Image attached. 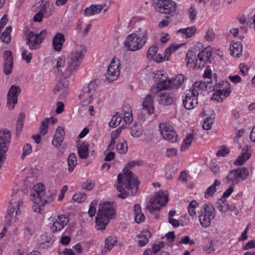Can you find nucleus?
Masks as SVG:
<instances>
[{
    "label": "nucleus",
    "instance_id": "obj_1",
    "mask_svg": "<svg viewBox=\"0 0 255 255\" xmlns=\"http://www.w3.org/2000/svg\"><path fill=\"white\" fill-rule=\"evenodd\" d=\"M135 164L134 161L129 162L127 165V167L125 168L123 172L118 176V181L116 186L118 191L121 192V194L118 195L120 198L126 199L128 195H133L137 191V180L133 173L128 169V167L134 166Z\"/></svg>",
    "mask_w": 255,
    "mask_h": 255
},
{
    "label": "nucleus",
    "instance_id": "obj_2",
    "mask_svg": "<svg viewBox=\"0 0 255 255\" xmlns=\"http://www.w3.org/2000/svg\"><path fill=\"white\" fill-rule=\"evenodd\" d=\"M148 39V29L145 28H139L126 37L124 45L128 51H136L144 46Z\"/></svg>",
    "mask_w": 255,
    "mask_h": 255
},
{
    "label": "nucleus",
    "instance_id": "obj_3",
    "mask_svg": "<svg viewBox=\"0 0 255 255\" xmlns=\"http://www.w3.org/2000/svg\"><path fill=\"white\" fill-rule=\"evenodd\" d=\"M115 214V210L111 203L107 202L100 204L98 215L96 218V229L98 230H104Z\"/></svg>",
    "mask_w": 255,
    "mask_h": 255
},
{
    "label": "nucleus",
    "instance_id": "obj_4",
    "mask_svg": "<svg viewBox=\"0 0 255 255\" xmlns=\"http://www.w3.org/2000/svg\"><path fill=\"white\" fill-rule=\"evenodd\" d=\"M44 189L43 184H37L34 187V190L31 193V200L40 206H43L45 204L51 203L57 194L56 190L52 189L45 195Z\"/></svg>",
    "mask_w": 255,
    "mask_h": 255
},
{
    "label": "nucleus",
    "instance_id": "obj_5",
    "mask_svg": "<svg viewBox=\"0 0 255 255\" xmlns=\"http://www.w3.org/2000/svg\"><path fill=\"white\" fill-rule=\"evenodd\" d=\"M216 216V211L210 203H205L201 208L199 215V221L202 227H209Z\"/></svg>",
    "mask_w": 255,
    "mask_h": 255
},
{
    "label": "nucleus",
    "instance_id": "obj_6",
    "mask_svg": "<svg viewBox=\"0 0 255 255\" xmlns=\"http://www.w3.org/2000/svg\"><path fill=\"white\" fill-rule=\"evenodd\" d=\"M168 201L166 191H159L150 200L147 208L152 213L159 211Z\"/></svg>",
    "mask_w": 255,
    "mask_h": 255
},
{
    "label": "nucleus",
    "instance_id": "obj_7",
    "mask_svg": "<svg viewBox=\"0 0 255 255\" xmlns=\"http://www.w3.org/2000/svg\"><path fill=\"white\" fill-rule=\"evenodd\" d=\"M11 134L7 129L0 130V168L6 158L8 145L10 141Z\"/></svg>",
    "mask_w": 255,
    "mask_h": 255
},
{
    "label": "nucleus",
    "instance_id": "obj_8",
    "mask_svg": "<svg viewBox=\"0 0 255 255\" xmlns=\"http://www.w3.org/2000/svg\"><path fill=\"white\" fill-rule=\"evenodd\" d=\"M154 78L157 82L156 88L158 91L172 89L170 79H167V74L163 71H156L153 73Z\"/></svg>",
    "mask_w": 255,
    "mask_h": 255
},
{
    "label": "nucleus",
    "instance_id": "obj_9",
    "mask_svg": "<svg viewBox=\"0 0 255 255\" xmlns=\"http://www.w3.org/2000/svg\"><path fill=\"white\" fill-rule=\"evenodd\" d=\"M249 175V170L245 168L231 170L227 176V182L236 185L244 180Z\"/></svg>",
    "mask_w": 255,
    "mask_h": 255
},
{
    "label": "nucleus",
    "instance_id": "obj_10",
    "mask_svg": "<svg viewBox=\"0 0 255 255\" xmlns=\"http://www.w3.org/2000/svg\"><path fill=\"white\" fill-rule=\"evenodd\" d=\"M46 29L42 30L39 33L35 34L33 31H30L28 34V41L29 47L30 49L34 50L40 47V44L47 34Z\"/></svg>",
    "mask_w": 255,
    "mask_h": 255
},
{
    "label": "nucleus",
    "instance_id": "obj_11",
    "mask_svg": "<svg viewBox=\"0 0 255 255\" xmlns=\"http://www.w3.org/2000/svg\"><path fill=\"white\" fill-rule=\"evenodd\" d=\"M159 128L163 138L172 143L177 141L178 135L172 126L167 123H161Z\"/></svg>",
    "mask_w": 255,
    "mask_h": 255
},
{
    "label": "nucleus",
    "instance_id": "obj_12",
    "mask_svg": "<svg viewBox=\"0 0 255 255\" xmlns=\"http://www.w3.org/2000/svg\"><path fill=\"white\" fill-rule=\"evenodd\" d=\"M120 62L118 59L113 58L111 61L106 74V79L109 82L117 80L120 74Z\"/></svg>",
    "mask_w": 255,
    "mask_h": 255
},
{
    "label": "nucleus",
    "instance_id": "obj_13",
    "mask_svg": "<svg viewBox=\"0 0 255 255\" xmlns=\"http://www.w3.org/2000/svg\"><path fill=\"white\" fill-rule=\"evenodd\" d=\"M157 11L163 13H171L176 9V4L172 0H159L154 4Z\"/></svg>",
    "mask_w": 255,
    "mask_h": 255
},
{
    "label": "nucleus",
    "instance_id": "obj_14",
    "mask_svg": "<svg viewBox=\"0 0 255 255\" xmlns=\"http://www.w3.org/2000/svg\"><path fill=\"white\" fill-rule=\"evenodd\" d=\"M68 67L66 71L69 72L64 77H67L70 76V73L76 70L80 65V51L75 50L72 51L68 55Z\"/></svg>",
    "mask_w": 255,
    "mask_h": 255
},
{
    "label": "nucleus",
    "instance_id": "obj_15",
    "mask_svg": "<svg viewBox=\"0 0 255 255\" xmlns=\"http://www.w3.org/2000/svg\"><path fill=\"white\" fill-rule=\"evenodd\" d=\"M11 204L12 206L11 208L8 210L7 215L6 217L7 220L6 225H9L17 221V216L20 214L19 209L22 206V202L21 200L12 202Z\"/></svg>",
    "mask_w": 255,
    "mask_h": 255
},
{
    "label": "nucleus",
    "instance_id": "obj_16",
    "mask_svg": "<svg viewBox=\"0 0 255 255\" xmlns=\"http://www.w3.org/2000/svg\"><path fill=\"white\" fill-rule=\"evenodd\" d=\"M21 90L19 86L12 85L10 88L7 96V107L10 110L14 108L17 102V97Z\"/></svg>",
    "mask_w": 255,
    "mask_h": 255
},
{
    "label": "nucleus",
    "instance_id": "obj_17",
    "mask_svg": "<svg viewBox=\"0 0 255 255\" xmlns=\"http://www.w3.org/2000/svg\"><path fill=\"white\" fill-rule=\"evenodd\" d=\"M3 71L5 75L10 74L12 71L13 61L12 52L9 50H5L3 55Z\"/></svg>",
    "mask_w": 255,
    "mask_h": 255
},
{
    "label": "nucleus",
    "instance_id": "obj_18",
    "mask_svg": "<svg viewBox=\"0 0 255 255\" xmlns=\"http://www.w3.org/2000/svg\"><path fill=\"white\" fill-rule=\"evenodd\" d=\"M69 222V218L65 215H59L53 222L51 230L53 233L61 231Z\"/></svg>",
    "mask_w": 255,
    "mask_h": 255
},
{
    "label": "nucleus",
    "instance_id": "obj_19",
    "mask_svg": "<svg viewBox=\"0 0 255 255\" xmlns=\"http://www.w3.org/2000/svg\"><path fill=\"white\" fill-rule=\"evenodd\" d=\"M174 99L175 96L173 93L165 91L159 94L158 102L160 105L167 106L171 105Z\"/></svg>",
    "mask_w": 255,
    "mask_h": 255
},
{
    "label": "nucleus",
    "instance_id": "obj_20",
    "mask_svg": "<svg viewBox=\"0 0 255 255\" xmlns=\"http://www.w3.org/2000/svg\"><path fill=\"white\" fill-rule=\"evenodd\" d=\"M142 109L149 115L154 113V101L153 98L151 95H147L144 98L142 103Z\"/></svg>",
    "mask_w": 255,
    "mask_h": 255
},
{
    "label": "nucleus",
    "instance_id": "obj_21",
    "mask_svg": "<svg viewBox=\"0 0 255 255\" xmlns=\"http://www.w3.org/2000/svg\"><path fill=\"white\" fill-rule=\"evenodd\" d=\"M197 31L195 26H191L184 28H181L176 32V34L183 38L187 39L194 36Z\"/></svg>",
    "mask_w": 255,
    "mask_h": 255
},
{
    "label": "nucleus",
    "instance_id": "obj_22",
    "mask_svg": "<svg viewBox=\"0 0 255 255\" xmlns=\"http://www.w3.org/2000/svg\"><path fill=\"white\" fill-rule=\"evenodd\" d=\"M186 63L188 67L192 68L201 67L202 65L199 62V59L193 51H188L186 54Z\"/></svg>",
    "mask_w": 255,
    "mask_h": 255
},
{
    "label": "nucleus",
    "instance_id": "obj_23",
    "mask_svg": "<svg viewBox=\"0 0 255 255\" xmlns=\"http://www.w3.org/2000/svg\"><path fill=\"white\" fill-rule=\"evenodd\" d=\"M232 89H225L222 90H214V93L211 99L217 102H222L225 99L230 96Z\"/></svg>",
    "mask_w": 255,
    "mask_h": 255
},
{
    "label": "nucleus",
    "instance_id": "obj_24",
    "mask_svg": "<svg viewBox=\"0 0 255 255\" xmlns=\"http://www.w3.org/2000/svg\"><path fill=\"white\" fill-rule=\"evenodd\" d=\"M65 41V38L63 34L60 32L56 33L52 40L53 49L56 51L60 52L62 50Z\"/></svg>",
    "mask_w": 255,
    "mask_h": 255
},
{
    "label": "nucleus",
    "instance_id": "obj_25",
    "mask_svg": "<svg viewBox=\"0 0 255 255\" xmlns=\"http://www.w3.org/2000/svg\"><path fill=\"white\" fill-rule=\"evenodd\" d=\"M184 107L187 110L195 108L198 104L197 97L188 92L183 100Z\"/></svg>",
    "mask_w": 255,
    "mask_h": 255
},
{
    "label": "nucleus",
    "instance_id": "obj_26",
    "mask_svg": "<svg viewBox=\"0 0 255 255\" xmlns=\"http://www.w3.org/2000/svg\"><path fill=\"white\" fill-rule=\"evenodd\" d=\"M207 89V84L203 81H197L192 85L188 92L197 97Z\"/></svg>",
    "mask_w": 255,
    "mask_h": 255
},
{
    "label": "nucleus",
    "instance_id": "obj_27",
    "mask_svg": "<svg viewBox=\"0 0 255 255\" xmlns=\"http://www.w3.org/2000/svg\"><path fill=\"white\" fill-rule=\"evenodd\" d=\"M65 131L61 127H58L56 130L52 141V144L55 147H60L63 142L65 136Z\"/></svg>",
    "mask_w": 255,
    "mask_h": 255
},
{
    "label": "nucleus",
    "instance_id": "obj_28",
    "mask_svg": "<svg viewBox=\"0 0 255 255\" xmlns=\"http://www.w3.org/2000/svg\"><path fill=\"white\" fill-rule=\"evenodd\" d=\"M104 12L107 10V8H104V6L101 4H93L86 8L84 10V14L86 16L93 15L99 13L102 9Z\"/></svg>",
    "mask_w": 255,
    "mask_h": 255
},
{
    "label": "nucleus",
    "instance_id": "obj_29",
    "mask_svg": "<svg viewBox=\"0 0 255 255\" xmlns=\"http://www.w3.org/2000/svg\"><path fill=\"white\" fill-rule=\"evenodd\" d=\"M117 242V239L115 237L109 236L107 237L105 241V247L101 252L102 255H106L114 247Z\"/></svg>",
    "mask_w": 255,
    "mask_h": 255
},
{
    "label": "nucleus",
    "instance_id": "obj_30",
    "mask_svg": "<svg viewBox=\"0 0 255 255\" xmlns=\"http://www.w3.org/2000/svg\"><path fill=\"white\" fill-rule=\"evenodd\" d=\"M185 78L183 74H178L170 79L172 89H178L184 84Z\"/></svg>",
    "mask_w": 255,
    "mask_h": 255
},
{
    "label": "nucleus",
    "instance_id": "obj_31",
    "mask_svg": "<svg viewBox=\"0 0 255 255\" xmlns=\"http://www.w3.org/2000/svg\"><path fill=\"white\" fill-rule=\"evenodd\" d=\"M212 55V51L210 47H207L198 54V58L199 59V62L204 67V65L208 61Z\"/></svg>",
    "mask_w": 255,
    "mask_h": 255
},
{
    "label": "nucleus",
    "instance_id": "obj_32",
    "mask_svg": "<svg viewBox=\"0 0 255 255\" xmlns=\"http://www.w3.org/2000/svg\"><path fill=\"white\" fill-rule=\"evenodd\" d=\"M230 52L233 56L240 57L243 52V46L240 42H233L230 47Z\"/></svg>",
    "mask_w": 255,
    "mask_h": 255
},
{
    "label": "nucleus",
    "instance_id": "obj_33",
    "mask_svg": "<svg viewBox=\"0 0 255 255\" xmlns=\"http://www.w3.org/2000/svg\"><path fill=\"white\" fill-rule=\"evenodd\" d=\"M251 153L245 149L242 150L241 154L234 161V164L237 166H241L244 164L251 157Z\"/></svg>",
    "mask_w": 255,
    "mask_h": 255
},
{
    "label": "nucleus",
    "instance_id": "obj_34",
    "mask_svg": "<svg viewBox=\"0 0 255 255\" xmlns=\"http://www.w3.org/2000/svg\"><path fill=\"white\" fill-rule=\"evenodd\" d=\"M185 43H173L170 45L165 50V58L169 59V56L177 51L180 47L185 45Z\"/></svg>",
    "mask_w": 255,
    "mask_h": 255
},
{
    "label": "nucleus",
    "instance_id": "obj_35",
    "mask_svg": "<svg viewBox=\"0 0 255 255\" xmlns=\"http://www.w3.org/2000/svg\"><path fill=\"white\" fill-rule=\"evenodd\" d=\"M150 237V233L146 232L141 233L136 236V241L139 247L145 246L149 241V238Z\"/></svg>",
    "mask_w": 255,
    "mask_h": 255
},
{
    "label": "nucleus",
    "instance_id": "obj_36",
    "mask_svg": "<svg viewBox=\"0 0 255 255\" xmlns=\"http://www.w3.org/2000/svg\"><path fill=\"white\" fill-rule=\"evenodd\" d=\"M134 213L135 215V221L139 224L144 221L145 217L141 213V208L140 205L135 204L134 207Z\"/></svg>",
    "mask_w": 255,
    "mask_h": 255
},
{
    "label": "nucleus",
    "instance_id": "obj_37",
    "mask_svg": "<svg viewBox=\"0 0 255 255\" xmlns=\"http://www.w3.org/2000/svg\"><path fill=\"white\" fill-rule=\"evenodd\" d=\"M143 129L139 125H134L131 126L130 129V134L134 138L140 137L143 133Z\"/></svg>",
    "mask_w": 255,
    "mask_h": 255
},
{
    "label": "nucleus",
    "instance_id": "obj_38",
    "mask_svg": "<svg viewBox=\"0 0 255 255\" xmlns=\"http://www.w3.org/2000/svg\"><path fill=\"white\" fill-rule=\"evenodd\" d=\"M93 101V97L92 94H84L81 96V109L84 111L86 108L89 106Z\"/></svg>",
    "mask_w": 255,
    "mask_h": 255
},
{
    "label": "nucleus",
    "instance_id": "obj_39",
    "mask_svg": "<svg viewBox=\"0 0 255 255\" xmlns=\"http://www.w3.org/2000/svg\"><path fill=\"white\" fill-rule=\"evenodd\" d=\"M221 184L220 181L216 179L214 181L213 184L207 188L205 192V197L208 198L213 195L216 191V186Z\"/></svg>",
    "mask_w": 255,
    "mask_h": 255
},
{
    "label": "nucleus",
    "instance_id": "obj_40",
    "mask_svg": "<svg viewBox=\"0 0 255 255\" xmlns=\"http://www.w3.org/2000/svg\"><path fill=\"white\" fill-rule=\"evenodd\" d=\"M122 127H120L117 128L116 130L113 131L111 134V140L110 143L108 145V149L112 150L114 147L116 142V139L118 138L121 134L122 130Z\"/></svg>",
    "mask_w": 255,
    "mask_h": 255
},
{
    "label": "nucleus",
    "instance_id": "obj_41",
    "mask_svg": "<svg viewBox=\"0 0 255 255\" xmlns=\"http://www.w3.org/2000/svg\"><path fill=\"white\" fill-rule=\"evenodd\" d=\"M194 139V136L193 134L191 133L187 134L181 145V150L185 151L188 149Z\"/></svg>",
    "mask_w": 255,
    "mask_h": 255
},
{
    "label": "nucleus",
    "instance_id": "obj_42",
    "mask_svg": "<svg viewBox=\"0 0 255 255\" xmlns=\"http://www.w3.org/2000/svg\"><path fill=\"white\" fill-rule=\"evenodd\" d=\"M12 27L9 26L6 28V29L1 34H0V39L3 42L8 43L10 41L11 36L10 33Z\"/></svg>",
    "mask_w": 255,
    "mask_h": 255
},
{
    "label": "nucleus",
    "instance_id": "obj_43",
    "mask_svg": "<svg viewBox=\"0 0 255 255\" xmlns=\"http://www.w3.org/2000/svg\"><path fill=\"white\" fill-rule=\"evenodd\" d=\"M231 84L228 81H221L214 86V90H222L230 89Z\"/></svg>",
    "mask_w": 255,
    "mask_h": 255
},
{
    "label": "nucleus",
    "instance_id": "obj_44",
    "mask_svg": "<svg viewBox=\"0 0 255 255\" xmlns=\"http://www.w3.org/2000/svg\"><path fill=\"white\" fill-rule=\"evenodd\" d=\"M89 146L86 141L81 143V158H86L89 156Z\"/></svg>",
    "mask_w": 255,
    "mask_h": 255
},
{
    "label": "nucleus",
    "instance_id": "obj_45",
    "mask_svg": "<svg viewBox=\"0 0 255 255\" xmlns=\"http://www.w3.org/2000/svg\"><path fill=\"white\" fill-rule=\"evenodd\" d=\"M123 120V117L119 113L115 115L109 123L110 127L115 128L118 126Z\"/></svg>",
    "mask_w": 255,
    "mask_h": 255
},
{
    "label": "nucleus",
    "instance_id": "obj_46",
    "mask_svg": "<svg viewBox=\"0 0 255 255\" xmlns=\"http://www.w3.org/2000/svg\"><path fill=\"white\" fill-rule=\"evenodd\" d=\"M77 158L73 153H71L68 158V164L69 166V171L71 172L73 170L77 162Z\"/></svg>",
    "mask_w": 255,
    "mask_h": 255
},
{
    "label": "nucleus",
    "instance_id": "obj_47",
    "mask_svg": "<svg viewBox=\"0 0 255 255\" xmlns=\"http://www.w3.org/2000/svg\"><path fill=\"white\" fill-rule=\"evenodd\" d=\"M198 206V204L195 200H192L190 202L188 206V211L191 216H194L196 214L195 209Z\"/></svg>",
    "mask_w": 255,
    "mask_h": 255
},
{
    "label": "nucleus",
    "instance_id": "obj_48",
    "mask_svg": "<svg viewBox=\"0 0 255 255\" xmlns=\"http://www.w3.org/2000/svg\"><path fill=\"white\" fill-rule=\"evenodd\" d=\"M215 33L212 28H208L204 35V39L208 42H212L215 39Z\"/></svg>",
    "mask_w": 255,
    "mask_h": 255
},
{
    "label": "nucleus",
    "instance_id": "obj_49",
    "mask_svg": "<svg viewBox=\"0 0 255 255\" xmlns=\"http://www.w3.org/2000/svg\"><path fill=\"white\" fill-rule=\"evenodd\" d=\"M117 150L120 154H125L127 153L128 150L127 143L125 141L119 142L117 145Z\"/></svg>",
    "mask_w": 255,
    "mask_h": 255
},
{
    "label": "nucleus",
    "instance_id": "obj_50",
    "mask_svg": "<svg viewBox=\"0 0 255 255\" xmlns=\"http://www.w3.org/2000/svg\"><path fill=\"white\" fill-rule=\"evenodd\" d=\"M158 47L156 45L151 46L148 49L147 52V57L149 59H153L155 56L158 51Z\"/></svg>",
    "mask_w": 255,
    "mask_h": 255
},
{
    "label": "nucleus",
    "instance_id": "obj_51",
    "mask_svg": "<svg viewBox=\"0 0 255 255\" xmlns=\"http://www.w3.org/2000/svg\"><path fill=\"white\" fill-rule=\"evenodd\" d=\"M48 119H44L41 123L40 127V134L42 135H45L48 131Z\"/></svg>",
    "mask_w": 255,
    "mask_h": 255
},
{
    "label": "nucleus",
    "instance_id": "obj_52",
    "mask_svg": "<svg viewBox=\"0 0 255 255\" xmlns=\"http://www.w3.org/2000/svg\"><path fill=\"white\" fill-rule=\"evenodd\" d=\"M32 53H28L27 54V50L24 48H22L21 56L22 59L25 60L27 63H30L32 59Z\"/></svg>",
    "mask_w": 255,
    "mask_h": 255
},
{
    "label": "nucleus",
    "instance_id": "obj_53",
    "mask_svg": "<svg viewBox=\"0 0 255 255\" xmlns=\"http://www.w3.org/2000/svg\"><path fill=\"white\" fill-rule=\"evenodd\" d=\"M213 119L211 117L207 118L203 124V128L206 130H209L212 127Z\"/></svg>",
    "mask_w": 255,
    "mask_h": 255
},
{
    "label": "nucleus",
    "instance_id": "obj_54",
    "mask_svg": "<svg viewBox=\"0 0 255 255\" xmlns=\"http://www.w3.org/2000/svg\"><path fill=\"white\" fill-rule=\"evenodd\" d=\"M46 7L45 6H43L42 8V9L41 11L38 12L35 14L33 17V20L35 22H41L42 20V18L43 17V13L42 11H46Z\"/></svg>",
    "mask_w": 255,
    "mask_h": 255
},
{
    "label": "nucleus",
    "instance_id": "obj_55",
    "mask_svg": "<svg viewBox=\"0 0 255 255\" xmlns=\"http://www.w3.org/2000/svg\"><path fill=\"white\" fill-rule=\"evenodd\" d=\"M123 119L124 120V123H125L126 125L129 124L133 120L132 114L131 112H126L125 116L123 118Z\"/></svg>",
    "mask_w": 255,
    "mask_h": 255
},
{
    "label": "nucleus",
    "instance_id": "obj_56",
    "mask_svg": "<svg viewBox=\"0 0 255 255\" xmlns=\"http://www.w3.org/2000/svg\"><path fill=\"white\" fill-rule=\"evenodd\" d=\"M32 151V147L30 144H27L25 145L23 148V153L21 155V158L24 159V158L26 156L29 155Z\"/></svg>",
    "mask_w": 255,
    "mask_h": 255
},
{
    "label": "nucleus",
    "instance_id": "obj_57",
    "mask_svg": "<svg viewBox=\"0 0 255 255\" xmlns=\"http://www.w3.org/2000/svg\"><path fill=\"white\" fill-rule=\"evenodd\" d=\"M228 78L232 82L236 84L240 83L242 81L241 77L238 75H230Z\"/></svg>",
    "mask_w": 255,
    "mask_h": 255
},
{
    "label": "nucleus",
    "instance_id": "obj_58",
    "mask_svg": "<svg viewBox=\"0 0 255 255\" xmlns=\"http://www.w3.org/2000/svg\"><path fill=\"white\" fill-rule=\"evenodd\" d=\"M65 57L64 56H61L58 58L56 68L59 70L60 68H62L65 66Z\"/></svg>",
    "mask_w": 255,
    "mask_h": 255
},
{
    "label": "nucleus",
    "instance_id": "obj_59",
    "mask_svg": "<svg viewBox=\"0 0 255 255\" xmlns=\"http://www.w3.org/2000/svg\"><path fill=\"white\" fill-rule=\"evenodd\" d=\"M66 86V84L62 81H59L55 86L54 88V93H56L59 92L61 90H62Z\"/></svg>",
    "mask_w": 255,
    "mask_h": 255
},
{
    "label": "nucleus",
    "instance_id": "obj_60",
    "mask_svg": "<svg viewBox=\"0 0 255 255\" xmlns=\"http://www.w3.org/2000/svg\"><path fill=\"white\" fill-rule=\"evenodd\" d=\"M239 69L240 73L244 76L248 73L249 68L245 64L242 63L239 65Z\"/></svg>",
    "mask_w": 255,
    "mask_h": 255
},
{
    "label": "nucleus",
    "instance_id": "obj_61",
    "mask_svg": "<svg viewBox=\"0 0 255 255\" xmlns=\"http://www.w3.org/2000/svg\"><path fill=\"white\" fill-rule=\"evenodd\" d=\"M255 248V240H251L247 242L243 247L244 250H248Z\"/></svg>",
    "mask_w": 255,
    "mask_h": 255
},
{
    "label": "nucleus",
    "instance_id": "obj_62",
    "mask_svg": "<svg viewBox=\"0 0 255 255\" xmlns=\"http://www.w3.org/2000/svg\"><path fill=\"white\" fill-rule=\"evenodd\" d=\"M96 205H97L96 202H93L91 204V206L88 210V214L91 217H93L95 215V213L96 212V209L95 206Z\"/></svg>",
    "mask_w": 255,
    "mask_h": 255
},
{
    "label": "nucleus",
    "instance_id": "obj_63",
    "mask_svg": "<svg viewBox=\"0 0 255 255\" xmlns=\"http://www.w3.org/2000/svg\"><path fill=\"white\" fill-rule=\"evenodd\" d=\"M96 88L97 85L95 82H92L90 83L87 89L85 90V92H87L86 94H91L90 93L92 92V91H94Z\"/></svg>",
    "mask_w": 255,
    "mask_h": 255
},
{
    "label": "nucleus",
    "instance_id": "obj_64",
    "mask_svg": "<svg viewBox=\"0 0 255 255\" xmlns=\"http://www.w3.org/2000/svg\"><path fill=\"white\" fill-rule=\"evenodd\" d=\"M94 186V183L91 180H87L86 182L83 183L82 185V187L84 189L88 190L92 189Z\"/></svg>",
    "mask_w": 255,
    "mask_h": 255
}]
</instances>
